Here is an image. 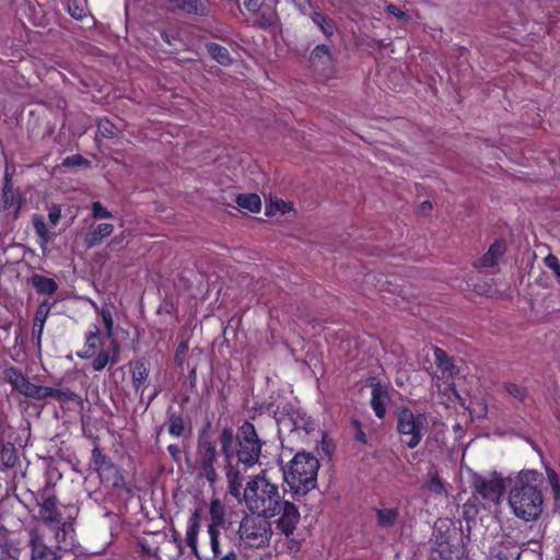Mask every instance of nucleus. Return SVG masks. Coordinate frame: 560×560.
<instances>
[{
	"label": "nucleus",
	"mask_w": 560,
	"mask_h": 560,
	"mask_svg": "<svg viewBox=\"0 0 560 560\" xmlns=\"http://www.w3.org/2000/svg\"><path fill=\"white\" fill-rule=\"evenodd\" d=\"M56 544V546H48L44 534L37 528L28 530L27 546L31 550V560H65V558L72 555L73 539L68 538L66 544H58L57 541Z\"/></svg>",
	"instance_id": "obj_8"
},
{
	"label": "nucleus",
	"mask_w": 560,
	"mask_h": 560,
	"mask_svg": "<svg viewBox=\"0 0 560 560\" xmlns=\"http://www.w3.org/2000/svg\"><path fill=\"white\" fill-rule=\"evenodd\" d=\"M27 397L36 400H44L51 397L60 402L78 401L80 399L79 395L69 388L59 389L36 384H32Z\"/></svg>",
	"instance_id": "obj_13"
},
{
	"label": "nucleus",
	"mask_w": 560,
	"mask_h": 560,
	"mask_svg": "<svg viewBox=\"0 0 560 560\" xmlns=\"http://www.w3.org/2000/svg\"><path fill=\"white\" fill-rule=\"evenodd\" d=\"M188 378H189L190 386L195 387L196 382H197V370L195 368L189 371Z\"/></svg>",
	"instance_id": "obj_55"
},
{
	"label": "nucleus",
	"mask_w": 560,
	"mask_h": 560,
	"mask_svg": "<svg viewBox=\"0 0 560 560\" xmlns=\"http://www.w3.org/2000/svg\"><path fill=\"white\" fill-rule=\"evenodd\" d=\"M209 56L223 67H228L232 63L233 59L229 50L217 43H207L205 45Z\"/></svg>",
	"instance_id": "obj_31"
},
{
	"label": "nucleus",
	"mask_w": 560,
	"mask_h": 560,
	"mask_svg": "<svg viewBox=\"0 0 560 560\" xmlns=\"http://www.w3.org/2000/svg\"><path fill=\"white\" fill-rule=\"evenodd\" d=\"M291 419L294 430L304 431L306 434L314 432L317 427L316 421L306 412L301 410L294 411Z\"/></svg>",
	"instance_id": "obj_30"
},
{
	"label": "nucleus",
	"mask_w": 560,
	"mask_h": 560,
	"mask_svg": "<svg viewBox=\"0 0 560 560\" xmlns=\"http://www.w3.org/2000/svg\"><path fill=\"white\" fill-rule=\"evenodd\" d=\"M61 217V211L58 207L54 206L48 212V219L54 224L57 225Z\"/></svg>",
	"instance_id": "obj_52"
},
{
	"label": "nucleus",
	"mask_w": 560,
	"mask_h": 560,
	"mask_svg": "<svg viewBox=\"0 0 560 560\" xmlns=\"http://www.w3.org/2000/svg\"><path fill=\"white\" fill-rule=\"evenodd\" d=\"M155 396H158V393H156V392L154 393V395H153V397L150 399V401H151Z\"/></svg>",
	"instance_id": "obj_60"
},
{
	"label": "nucleus",
	"mask_w": 560,
	"mask_h": 560,
	"mask_svg": "<svg viewBox=\"0 0 560 560\" xmlns=\"http://www.w3.org/2000/svg\"><path fill=\"white\" fill-rule=\"evenodd\" d=\"M102 345L103 338L101 336V329L98 326L93 325L85 332L83 350L78 352L77 355L83 360L92 359L96 353L97 348Z\"/></svg>",
	"instance_id": "obj_16"
},
{
	"label": "nucleus",
	"mask_w": 560,
	"mask_h": 560,
	"mask_svg": "<svg viewBox=\"0 0 560 560\" xmlns=\"http://www.w3.org/2000/svg\"><path fill=\"white\" fill-rule=\"evenodd\" d=\"M422 211H430L432 209V205L430 201H424L420 206Z\"/></svg>",
	"instance_id": "obj_57"
},
{
	"label": "nucleus",
	"mask_w": 560,
	"mask_h": 560,
	"mask_svg": "<svg viewBox=\"0 0 560 560\" xmlns=\"http://www.w3.org/2000/svg\"><path fill=\"white\" fill-rule=\"evenodd\" d=\"M14 194L12 191L10 179H7V183L3 185L2 188V207L3 209H10L14 205Z\"/></svg>",
	"instance_id": "obj_40"
},
{
	"label": "nucleus",
	"mask_w": 560,
	"mask_h": 560,
	"mask_svg": "<svg viewBox=\"0 0 560 560\" xmlns=\"http://www.w3.org/2000/svg\"><path fill=\"white\" fill-rule=\"evenodd\" d=\"M96 312L101 315L105 332L107 338H112L114 335V318L113 313L109 307L103 306L101 308L96 307Z\"/></svg>",
	"instance_id": "obj_38"
},
{
	"label": "nucleus",
	"mask_w": 560,
	"mask_h": 560,
	"mask_svg": "<svg viewBox=\"0 0 560 560\" xmlns=\"http://www.w3.org/2000/svg\"><path fill=\"white\" fill-rule=\"evenodd\" d=\"M275 206H277L278 210L284 214L288 211V203H285L283 200H280L279 202H276Z\"/></svg>",
	"instance_id": "obj_56"
},
{
	"label": "nucleus",
	"mask_w": 560,
	"mask_h": 560,
	"mask_svg": "<svg viewBox=\"0 0 560 560\" xmlns=\"http://www.w3.org/2000/svg\"><path fill=\"white\" fill-rule=\"evenodd\" d=\"M162 39L170 46H176L175 42L178 39L175 34H170L166 31L161 32Z\"/></svg>",
	"instance_id": "obj_53"
},
{
	"label": "nucleus",
	"mask_w": 560,
	"mask_h": 560,
	"mask_svg": "<svg viewBox=\"0 0 560 560\" xmlns=\"http://www.w3.org/2000/svg\"><path fill=\"white\" fill-rule=\"evenodd\" d=\"M310 19L320 30L327 39L332 37L336 28V24L332 19L316 10L310 14Z\"/></svg>",
	"instance_id": "obj_27"
},
{
	"label": "nucleus",
	"mask_w": 560,
	"mask_h": 560,
	"mask_svg": "<svg viewBox=\"0 0 560 560\" xmlns=\"http://www.w3.org/2000/svg\"><path fill=\"white\" fill-rule=\"evenodd\" d=\"M68 12L73 19L82 20L85 16L83 0H70Z\"/></svg>",
	"instance_id": "obj_39"
},
{
	"label": "nucleus",
	"mask_w": 560,
	"mask_h": 560,
	"mask_svg": "<svg viewBox=\"0 0 560 560\" xmlns=\"http://www.w3.org/2000/svg\"><path fill=\"white\" fill-rule=\"evenodd\" d=\"M33 228L35 233L40 238L43 244L48 243L51 240L50 232L46 225L45 219L40 214H34L32 219Z\"/></svg>",
	"instance_id": "obj_35"
},
{
	"label": "nucleus",
	"mask_w": 560,
	"mask_h": 560,
	"mask_svg": "<svg viewBox=\"0 0 560 560\" xmlns=\"http://www.w3.org/2000/svg\"><path fill=\"white\" fill-rule=\"evenodd\" d=\"M114 232L112 223H100L84 236V244L92 248L103 243Z\"/></svg>",
	"instance_id": "obj_21"
},
{
	"label": "nucleus",
	"mask_w": 560,
	"mask_h": 560,
	"mask_svg": "<svg viewBox=\"0 0 560 560\" xmlns=\"http://www.w3.org/2000/svg\"><path fill=\"white\" fill-rule=\"evenodd\" d=\"M243 500L246 508L265 518L280 515L276 522L277 529L284 536H291L300 522L301 515L296 505L283 499L276 483L265 476L252 477L244 488Z\"/></svg>",
	"instance_id": "obj_1"
},
{
	"label": "nucleus",
	"mask_w": 560,
	"mask_h": 560,
	"mask_svg": "<svg viewBox=\"0 0 560 560\" xmlns=\"http://www.w3.org/2000/svg\"><path fill=\"white\" fill-rule=\"evenodd\" d=\"M209 537H210V548L211 552L214 557H218L222 553L221 545H220V530L219 529H212L208 530Z\"/></svg>",
	"instance_id": "obj_42"
},
{
	"label": "nucleus",
	"mask_w": 560,
	"mask_h": 560,
	"mask_svg": "<svg viewBox=\"0 0 560 560\" xmlns=\"http://www.w3.org/2000/svg\"><path fill=\"white\" fill-rule=\"evenodd\" d=\"M98 133L106 139H112L117 136L118 128L108 118H101L97 122Z\"/></svg>",
	"instance_id": "obj_36"
},
{
	"label": "nucleus",
	"mask_w": 560,
	"mask_h": 560,
	"mask_svg": "<svg viewBox=\"0 0 560 560\" xmlns=\"http://www.w3.org/2000/svg\"><path fill=\"white\" fill-rule=\"evenodd\" d=\"M351 423H352L353 428L355 429L354 440L362 444H368V436L362 429L361 422L358 419H353L351 421Z\"/></svg>",
	"instance_id": "obj_46"
},
{
	"label": "nucleus",
	"mask_w": 560,
	"mask_h": 560,
	"mask_svg": "<svg viewBox=\"0 0 560 560\" xmlns=\"http://www.w3.org/2000/svg\"><path fill=\"white\" fill-rule=\"evenodd\" d=\"M319 462L308 452H298L283 468V479L292 498L299 500L305 497L317 485Z\"/></svg>",
	"instance_id": "obj_5"
},
{
	"label": "nucleus",
	"mask_w": 560,
	"mask_h": 560,
	"mask_svg": "<svg viewBox=\"0 0 560 560\" xmlns=\"http://www.w3.org/2000/svg\"><path fill=\"white\" fill-rule=\"evenodd\" d=\"M224 463L242 464L245 468L258 463L265 442L258 436L255 425L244 421L236 434L231 427H224L218 436Z\"/></svg>",
	"instance_id": "obj_2"
},
{
	"label": "nucleus",
	"mask_w": 560,
	"mask_h": 560,
	"mask_svg": "<svg viewBox=\"0 0 560 560\" xmlns=\"http://www.w3.org/2000/svg\"><path fill=\"white\" fill-rule=\"evenodd\" d=\"M118 346L115 343L114 354L110 355L108 351L101 350L97 354L95 353L92 361V369L95 372H100L106 368L107 364L115 365L118 362Z\"/></svg>",
	"instance_id": "obj_32"
},
{
	"label": "nucleus",
	"mask_w": 560,
	"mask_h": 560,
	"mask_svg": "<svg viewBox=\"0 0 560 560\" xmlns=\"http://www.w3.org/2000/svg\"><path fill=\"white\" fill-rule=\"evenodd\" d=\"M32 285L39 294L51 295L58 290V283L52 279L42 275H33L31 279Z\"/></svg>",
	"instance_id": "obj_29"
},
{
	"label": "nucleus",
	"mask_w": 560,
	"mask_h": 560,
	"mask_svg": "<svg viewBox=\"0 0 560 560\" xmlns=\"http://www.w3.org/2000/svg\"><path fill=\"white\" fill-rule=\"evenodd\" d=\"M210 524L208 530L219 529L225 524V506L219 499H213L210 502Z\"/></svg>",
	"instance_id": "obj_25"
},
{
	"label": "nucleus",
	"mask_w": 560,
	"mask_h": 560,
	"mask_svg": "<svg viewBox=\"0 0 560 560\" xmlns=\"http://www.w3.org/2000/svg\"><path fill=\"white\" fill-rule=\"evenodd\" d=\"M36 501L39 506V518L47 527L54 529L56 541L66 544L68 538L72 539L78 509L70 504L62 505L61 511L54 487L48 482L37 491Z\"/></svg>",
	"instance_id": "obj_4"
},
{
	"label": "nucleus",
	"mask_w": 560,
	"mask_h": 560,
	"mask_svg": "<svg viewBox=\"0 0 560 560\" xmlns=\"http://www.w3.org/2000/svg\"><path fill=\"white\" fill-rule=\"evenodd\" d=\"M50 311L49 304L45 301L36 310L32 330V342L36 346L38 351L42 350V336L44 326Z\"/></svg>",
	"instance_id": "obj_17"
},
{
	"label": "nucleus",
	"mask_w": 560,
	"mask_h": 560,
	"mask_svg": "<svg viewBox=\"0 0 560 560\" xmlns=\"http://www.w3.org/2000/svg\"><path fill=\"white\" fill-rule=\"evenodd\" d=\"M396 429L401 443L408 448H416L427 430V416L420 412L415 413L408 407H400L397 411Z\"/></svg>",
	"instance_id": "obj_7"
},
{
	"label": "nucleus",
	"mask_w": 560,
	"mask_h": 560,
	"mask_svg": "<svg viewBox=\"0 0 560 560\" xmlns=\"http://www.w3.org/2000/svg\"><path fill=\"white\" fill-rule=\"evenodd\" d=\"M259 515H245L240 523L238 537L248 548H261L269 542L271 525Z\"/></svg>",
	"instance_id": "obj_9"
},
{
	"label": "nucleus",
	"mask_w": 560,
	"mask_h": 560,
	"mask_svg": "<svg viewBox=\"0 0 560 560\" xmlns=\"http://www.w3.org/2000/svg\"><path fill=\"white\" fill-rule=\"evenodd\" d=\"M91 460L102 482L109 483L116 490L126 487L121 469L103 453L101 447L95 446L92 450Z\"/></svg>",
	"instance_id": "obj_11"
},
{
	"label": "nucleus",
	"mask_w": 560,
	"mask_h": 560,
	"mask_svg": "<svg viewBox=\"0 0 560 560\" xmlns=\"http://www.w3.org/2000/svg\"><path fill=\"white\" fill-rule=\"evenodd\" d=\"M19 462L18 451L12 443L3 444L0 450V464L3 468H13Z\"/></svg>",
	"instance_id": "obj_34"
},
{
	"label": "nucleus",
	"mask_w": 560,
	"mask_h": 560,
	"mask_svg": "<svg viewBox=\"0 0 560 560\" xmlns=\"http://www.w3.org/2000/svg\"><path fill=\"white\" fill-rule=\"evenodd\" d=\"M138 546L140 547L141 556L151 558L155 555L154 549L151 546H149L144 539H139Z\"/></svg>",
	"instance_id": "obj_51"
},
{
	"label": "nucleus",
	"mask_w": 560,
	"mask_h": 560,
	"mask_svg": "<svg viewBox=\"0 0 560 560\" xmlns=\"http://www.w3.org/2000/svg\"><path fill=\"white\" fill-rule=\"evenodd\" d=\"M224 468L228 480L229 493L234 498L238 499L241 497L242 489L241 471L238 470L237 467H235V464L233 463H230V465L224 463Z\"/></svg>",
	"instance_id": "obj_24"
},
{
	"label": "nucleus",
	"mask_w": 560,
	"mask_h": 560,
	"mask_svg": "<svg viewBox=\"0 0 560 560\" xmlns=\"http://www.w3.org/2000/svg\"><path fill=\"white\" fill-rule=\"evenodd\" d=\"M212 560H237V553L234 549H230L226 553L214 557Z\"/></svg>",
	"instance_id": "obj_54"
},
{
	"label": "nucleus",
	"mask_w": 560,
	"mask_h": 560,
	"mask_svg": "<svg viewBox=\"0 0 560 560\" xmlns=\"http://www.w3.org/2000/svg\"><path fill=\"white\" fill-rule=\"evenodd\" d=\"M310 63L315 70L331 71L334 59L329 47L325 44L316 45L311 51Z\"/></svg>",
	"instance_id": "obj_15"
},
{
	"label": "nucleus",
	"mask_w": 560,
	"mask_h": 560,
	"mask_svg": "<svg viewBox=\"0 0 560 560\" xmlns=\"http://www.w3.org/2000/svg\"><path fill=\"white\" fill-rule=\"evenodd\" d=\"M92 217L96 220L112 218L113 214L107 208H105L100 201L92 203Z\"/></svg>",
	"instance_id": "obj_44"
},
{
	"label": "nucleus",
	"mask_w": 560,
	"mask_h": 560,
	"mask_svg": "<svg viewBox=\"0 0 560 560\" xmlns=\"http://www.w3.org/2000/svg\"><path fill=\"white\" fill-rule=\"evenodd\" d=\"M470 485L476 499L483 501L485 504H499L509 487L498 471H493L490 479L480 474H474Z\"/></svg>",
	"instance_id": "obj_10"
},
{
	"label": "nucleus",
	"mask_w": 560,
	"mask_h": 560,
	"mask_svg": "<svg viewBox=\"0 0 560 560\" xmlns=\"http://www.w3.org/2000/svg\"><path fill=\"white\" fill-rule=\"evenodd\" d=\"M265 0H244L246 10L250 13H257L262 7Z\"/></svg>",
	"instance_id": "obj_48"
},
{
	"label": "nucleus",
	"mask_w": 560,
	"mask_h": 560,
	"mask_svg": "<svg viewBox=\"0 0 560 560\" xmlns=\"http://www.w3.org/2000/svg\"><path fill=\"white\" fill-rule=\"evenodd\" d=\"M386 12L392 14L393 16L397 18L400 21H404V22L410 21V15L407 12L400 10L396 4H393V3L387 4Z\"/></svg>",
	"instance_id": "obj_45"
},
{
	"label": "nucleus",
	"mask_w": 560,
	"mask_h": 560,
	"mask_svg": "<svg viewBox=\"0 0 560 560\" xmlns=\"http://www.w3.org/2000/svg\"><path fill=\"white\" fill-rule=\"evenodd\" d=\"M505 390L520 401H523L526 397V389L515 383H505Z\"/></svg>",
	"instance_id": "obj_43"
},
{
	"label": "nucleus",
	"mask_w": 560,
	"mask_h": 560,
	"mask_svg": "<svg viewBox=\"0 0 560 560\" xmlns=\"http://www.w3.org/2000/svg\"><path fill=\"white\" fill-rule=\"evenodd\" d=\"M167 452L174 462L179 463L182 460V451L177 444H170Z\"/></svg>",
	"instance_id": "obj_50"
},
{
	"label": "nucleus",
	"mask_w": 560,
	"mask_h": 560,
	"mask_svg": "<svg viewBox=\"0 0 560 560\" xmlns=\"http://www.w3.org/2000/svg\"><path fill=\"white\" fill-rule=\"evenodd\" d=\"M4 374L13 389L27 397L33 383L30 382V378L25 374L13 365L7 368Z\"/></svg>",
	"instance_id": "obj_18"
},
{
	"label": "nucleus",
	"mask_w": 560,
	"mask_h": 560,
	"mask_svg": "<svg viewBox=\"0 0 560 560\" xmlns=\"http://www.w3.org/2000/svg\"><path fill=\"white\" fill-rule=\"evenodd\" d=\"M374 512L376 514V524L382 528L393 527L397 523L399 516V511L397 508H375Z\"/></svg>",
	"instance_id": "obj_28"
},
{
	"label": "nucleus",
	"mask_w": 560,
	"mask_h": 560,
	"mask_svg": "<svg viewBox=\"0 0 560 560\" xmlns=\"http://www.w3.org/2000/svg\"><path fill=\"white\" fill-rule=\"evenodd\" d=\"M506 252L505 241L502 238L495 240L487 253H485L478 260L474 262L475 268H493L498 266L500 259Z\"/></svg>",
	"instance_id": "obj_14"
},
{
	"label": "nucleus",
	"mask_w": 560,
	"mask_h": 560,
	"mask_svg": "<svg viewBox=\"0 0 560 560\" xmlns=\"http://www.w3.org/2000/svg\"><path fill=\"white\" fill-rule=\"evenodd\" d=\"M544 264L547 268H549L553 272L557 281L560 283V262H559L558 257L553 254H548L544 258Z\"/></svg>",
	"instance_id": "obj_41"
},
{
	"label": "nucleus",
	"mask_w": 560,
	"mask_h": 560,
	"mask_svg": "<svg viewBox=\"0 0 560 560\" xmlns=\"http://www.w3.org/2000/svg\"><path fill=\"white\" fill-rule=\"evenodd\" d=\"M428 477L429 478L424 483V488L435 494H442L445 491V488L438 471H430Z\"/></svg>",
	"instance_id": "obj_37"
},
{
	"label": "nucleus",
	"mask_w": 560,
	"mask_h": 560,
	"mask_svg": "<svg viewBox=\"0 0 560 560\" xmlns=\"http://www.w3.org/2000/svg\"><path fill=\"white\" fill-rule=\"evenodd\" d=\"M549 480L553 498L556 500L560 499V482L558 476L553 472L552 475H549Z\"/></svg>",
	"instance_id": "obj_49"
},
{
	"label": "nucleus",
	"mask_w": 560,
	"mask_h": 560,
	"mask_svg": "<svg viewBox=\"0 0 560 560\" xmlns=\"http://www.w3.org/2000/svg\"><path fill=\"white\" fill-rule=\"evenodd\" d=\"M271 208H272V203H271V205H269V206H267V208H266V214H267V215H271V214H272V210H271Z\"/></svg>",
	"instance_id": "obj_58"
},
{
	"label": "nucleus",
	"mask_w": 560,
	"mask_h": 560,
	"mask_svg": "<svg viewBox=\"0 0 560 560\" xmlns=\"http://www.w3.org/2000/svg\"><path fill=\"white\" fill-rule=\"evenodd\" d=\"M186 347V343H180V349H184Z\"/></svg>",
	"instance_id": "obj_59"
},
{
	"label": "nucleus",
	"mask_w": 560,
	"mask_h": 560,
	"mask_svg": "<svg viewBox=\"0 0 560 560\" xmlns=\"http://www.w3.org/2000/svg\"><path fill=\"white\" fill-rule=\"evenodd\" d=\"M167 431L173 438H180L186 431V423L183 415L172 408L167 410Z\"/></svg>",
	"instance_id": "obj_26"
},
{
	"label": "nucleus",
	"mask_w": 560,
	"mask_h": 560,
	"mask_svg": "<svg viewBox=\"0 0 560 560\" xmlns=\"http://www.w3.org/2000/svg\"><path fill=\"white\" fill-rule=\"evenodd\" d=\"M200 528V514L196 510L188 518L186 527V544L194 553L198 551V533Z\"/></svg>",
	"instance_id": "obj_22"
},
{
	"label": "nucleus",
	"mask_w": 560,
	"mask_h": 560,
	"mask_svg": "<svg viewBox=\"0 0 560 560\" xmlns=\"http://www.w3.org/2000/svg\"><path fill=\"white\" fill-rule=\"evenodd\" d=\"M86 163L88 161L81 154H73L71 156L66 158L63 161V165L67 166H81Z\"/></svg>",
	"instance_id": "obj_47"
},
{
	"label": "nucleus",
	"mask_w": 560,
	"mask_h": 560,
	"mask_svg": "<svg viewBox=\"0 0 560 560\" xmlns=\"http://www.w3.org/2000/svg\"><path fill=\"white\" fill-rule=\"evenodd\" d=\"M149 378V368L144 360H136L131 368V382L133 389L141 394L147 387V381Z\"/></svg>",
	"instance_id": "obj_20"
},
{
	"label": "nucleus",
	"mask_w": 560,
	"mask_h": 560,
	"mask_svg": "<svg viewBox=\"0 0 560 560\" xmlns=\"http://www.w3.org/2000/svg\"><path fill=\"white\" fill-rule=\"evenodd\" d=\"M175 9L184 14L206 15L208 12L207 5L201 0H170Z\"/></svg>",
	"instance_id": "obj_23"
},
{
	"label": "nucleus",
	"mask_w": 560,
	"mask_h": 560,
	"mask_svg": "<svg viewBox=\"0 0 560 560\" xmlns=\"http://www.w3.org/2000/svg\"><path fill=\"white\" fill-rule=\"evenodd\" d=\"M368 385L372 388L371 408L378 419H383L386 413V405L389 400V386L375 377L368 380Z\"/></svg>",
	"instance_id": "obj_12"
},
{
	"label": "nucleus",
	"mask_w": 560,
	"mask_h": 560,
	"mask_svg": "<svg viewBox=\"0 0 560 560\" xmlns=\"http://www.w3.org/2000/svg\"><path fill=\"white\" fill-rule=\"evenodd\" d=\"M509 504L518 518L526 522L537 520L542 512L544 497L540 489L542 475L537 470L524 469L508 478Z\"/></svg>",
	"instance_id": "obj_3"
},
{
	"label": "nucleus",
	"mask_w": 560,
	"mask_h": 560,
	"mask_svg": "<svg viewBox=\"0 0 560 560\" xmlns=\"http://www.w3.org/2000/svg\"><path fill=\"white\" fill-rule=\"evenodd\" d=\"M236 203L253 213H258L261 209V200L257 194H241L236 197Z\"/></svg>",
	"instance_id": "obj_33"
},
{
	"label": "nucleus",
	"mask_w": 560,
	"mask_h": 560,
	"mask_svg": "<svg viewBox=\"0 0 560 560\" xmlns=\"http://www.w3.org/2000/svg\"><path fill=\"white\" fill-rule=\"evenodd\" d=\"M434 359L438 366V370L440 371L441 375L438 376L439 378H445L451 380L457 372V368L454 364V361L446 351L443 349L435 347L434 348Z\"/></svg>",
	"instance_id": "obj_19"
},
{
	"label": "nucleus",
	"mask_w": 560,
	"mask_h": 560,
	"mask_svg": "<svg viewBox=\"0 0 560 560\" xmlns=\"http://www.w3.org/2000/svg\"><path fill=\"white\" fill-rule=\"evenodd\" d=\"M221 451L217 448V441L212 439L210 423H207L198 433L196 447V468L200 477L210 483H215L218 474L214 464L219 459Z\"/></svg>",
	"instance_id": "obj_6"
}]
</instances>
